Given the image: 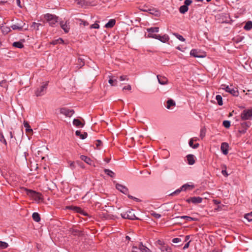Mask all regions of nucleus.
I'll return each mask as SVG.
<instances>
[{"mask_svg": "<svg viewBox=\"0 0 252 252\" xmlns=\"http://www.w3.org/2000/svg\"><path fill=\"white\" fill-rule=\"evenodd\" d=\"M22 189L25 191L28 196L32 197L35 201L39 202L42 200V195L39 192H37L32 189H28L26 188H22Z\"/></svg>", "mask_w": 252, "mask_h": 252, "instance_id": "obj_1", "label": "nucleus"}, {"mask_svg": "<svg viewBox=\"0 0 252 252\" xmlns=\"http://www.w3.org/2000/svg\"><path fill=\"white\" fill-rule=\"evenodd\" d=\"M221 90L225 91V92L229 93L234 96H237L239 94L238 89L232 86H229L221 84Z\"/></svg>", "mask_w": 252, "mask_h": 252, "instance_id": "obj_2", "label": "nucleus"}, {"mask_svg": "<svg viewBox=\"0 0 252 252\" xmlns=\"http://www.w3.org/2000/svg\"><path fill=\"white\" fill-rule=\"evenodd\" d=\"M190 55L195 58H203L206 56V53L200 48H194L190 51Z\"/></svg>", "mask_w": 252, "mask_h": 252, "instance_id": "obj_3", "label": "nucleus"}, {"mask_svg": "<svg viewBox=\"0 0 252 252\" xmlns=\"http://www.w3.org/2000/svg\"><path fill=\"white\" fill-rule=\"evenodd\" d=\"M44 19L52 27H54L58 22V17L55 15L47 13L44 15Z\"/></svg>", "mask_w": 252, "mask_h": 252, "instance_id": "obj_4", "label": "nucleus"}, {"mask_svg": "<svg viewBox=\"0 0 252 252\" xmlns=\"http://www.w3.org/2000/svg\"><path fill=\"white\" fill-rule=\"evenodd\" d=\"M242 120H250L252 119V108L245 109L241 114Z\"/></svg>", "mask_w": 252, "mask_h": 252, "instance_id": "obj_5", "label": "nucleus"}, {"mask_svg": "<svg viewBox=\"0 0 252 252\" xmlns=\"http://www.w3.org/2000/svg\"><path fill=\"white\" fill-rule=\"evenodd\" d=\"M47 86V82L43 83V84L41 86H40V87L37 88L35 92V95L37 96H42L44 95L46 93Z\"/></svg>", "mask_w": 252, "mask_h": 252, "instance_id": "obj_6", "label": "nucleus"}, {"mask_svg": "<svg viewBox=\"0 0 252 252\" xmlns=\"http://www.w3.org/2000/svg\"><path fill=\"white\" fill-rule=\"evenodd\" d=\"M113 183L115 185V188L117 190L125 195H127V196L129 195V190L126 186L118 183L115 181H113Z\"/></svg>", "mask_w": 252, "mask_h": 252, "instance_id": "obj_7", "label": "nucleus"}, {"mask_svg": "<svg viewBox=\"0 0 252 252\" xmlns=\"http://www.w3.org/2000/svg\"><path fill=\"white\" fill-rule=\"evenodd\" d=\"M146 30L148 33L147 35L148 37L155 38L158 34H156L155 33L158 32L159 29L158 27H155L147 28Z\"/></svg>", "mask_w": 252, "mask_h": 252, "instance_id": "obj_8", "label": "nucleus"}, {"mask_svg": "<svg viewBox=\"0 0 252 252\" xmlns=\"http://www.w3.org/2000/svg\"><path fill=\"white\" fill-rule=\"evenodd\" d=\"M121 217L124 219H127L129 220H138V218L135 216L133 213V210H128L126 212L121 213Z\"/></svg>", "mask_w": 252, "mask_h": 252, "instance_id": "obj_9", "label": "nucleus"}, {"mask_svg": "<svg viewBox=\"0 0 252 252\" xmlns=\"http://www.w3.org/2000/svg\"><path fill=\"white\" fill-rule=\"evenodd\" d=\"M158 244L160 245L159 249L161 252H173L171 247L167 244L162 243L160 241H158Z\"/></svg>", "mask_w": 252, "mask_h": 252, "instance_id": "obj_10", "label": "nucleus"}, {"mask_svg": "<svg viewBox=\"0 0 252 252\" xmlns=\"http://www.w3.org/2000/svg\"><path fill=\"white\" fill-rule=\"evenodd\" d=\"M60 113L65 115L66 117H71L74 114V111L73 109H69L66 108H62L60 109Z\"/></svg>", "mask_w": 252, "mask_h": 252, "instance_id": "obj_11", "label": "nucleus"}, {"mask_svg": "<svg viewBox=\"0 0 252 252\" xmlns=\"http://www.w3.org/2000/svg\"><path fill=\"white\" fill-rule=\"evenodd\" d=\"M186 201L189 203H192L193 204H198V203H200L202 202V198L199 196H197V197H195V196H194V197H190L188 199H187L186 200Z\"/></svg>", "mask_w": 252, "mask_h": 252, "instance_id": "obj_12", "label": "nucleus"}, {"mask_svg": "<svg viewBox=\"0 0 252 252\" xmlns=\"http://www.w3.org/2000/svg\"><path fill=\"white\" fill-rule=\"evenodd\" d=\"M68 209L70 210H73V211L81 214L83 215V216H87V213L85 212L83 210H82L81 208L77 207V206H70L67 207Z\"/></svg>", "mask_w": 252, "mask_h": 252, "instance_id": "obj_13", "label": "nucleus"}, {"mask_svg": "<svg viewBox=\"0 0 252 252\" xmlns=\"http://www.w3.org/2000/svg\"><path fill=\"white\" fill-rule=\"evenodd\" d=\"M25 23H23L22 21H20L19 23H16V24L12 25L11 27L13 30H17L18 31H21L24 27L25 25Z\"/></svg>", "mask_w": 252, "mask_h": 252, "instance_id": "obj_14", "label": "nucleus"}, {"mask_svg": "<svg viewBox=\"0 0 252 252\" xmlns=\"http://www.w3.org/2000/svg\"><path fill=\"white\" fill-rule=\"evenodd\" d=\"M229 144L226 142L221 143V153L224 155H227L229 150Z\"/></svg>", "mask_w": 252, "mask_h": 252, "instance_id": "obj_15", "label": "nucleus"}, {"mask_svg": "<svg viewBox=\"0 0 252 252\" xmlns=\"http://www.w3.org/2000/svg\"><path fill=\"white\" fill-rule=\"evenodd\" d=\"M60 24L61 27L65 33H67L69 32L70 28L69 26V22L68 21H66L65 22L61 21Z\"/></svg>", "mask_w": 252, "mask_h": 252, "instance_id": "obj_16", "label": "nucleus"}, {"mask_svg": "<svg viewBox=\"0 0 252 252\" xmlns=\"http://www.w3.org/2000/svg\"><path fill=\"white\" fill-rule=\"evenodd\" d=\"M232 173L230 169H227L225 165H221V174L225 177H227Z\"/></svg>", "mask_w": 252, "mask_h": 252, "instance_id": "obj_17", "label": "nucleus"}, {"mask_svg": "<svg viewBox=\"0 0 252 252\" xmlns=\"http://www.w3.org/2000/svg\"><path fill=\"white\" fill-rule=\"evenodd\" d=\"M80 158L88 164L95 166L94 162L90 158L86 156L82 155L80 157Z\"/></svg>", "mask_w": 252, "mask_h": 252, "instance_id": "obj_18", "label": "nucleus"}, {"mask_svg": "<svg viewBox=\"0 0 252 252\" xmlns=\"http://www.w3.org/2000/svg\"><path fill=\"white\" fill-rule=\"evenodd\" d=\"M155 39H158L163 43H166L169 40V37L167 34H164L162 36L159 34H158Z\"/></svg>", "mask_w": 252, "mask_h": 252, "instance_id": "obj_19", "label": "nucleus"}, {"mask_svg": "<svg viewBox=\"0 0 252 252\" xmlns=\"http://www.w3.org/2000/svg\"><path fill=\"white\" fill-rule=\"evenodd\" d=\"M175 219H185L188 221H195L197 219L195 218H192L189 216H177L174 218Z\"/></svg>", "mask_w": 252, "mask_h": 252, "instance_id": "obj_20", "label": "nucleus"}, {"mask_svg": "<svg viewBox=\"0 0 252 252\" xmlns=\"http://www.w3.org/2000/svg\"><path fill=\"white\" fill-rule=\"evenodd\" d=\"M195 156L193 155H188L187 156L188 163L189 165H193L195 163Z\"/></svg>", "mask_w": 252, "mask_h": 252, "instance_id": "obj_21", "label": "nucleus"}, {"mask_svg": "<svg viewBox=\"0 0 252 252\" xmlns=\"http://www.w3.org/2000/svg\"><path fill=\"white\" fill-rule=\"evenodd\" d=\"M147 12L156 16H159L160 15L159 10L154 8L147 9Z\"/></svg>", "mask_w": 252, "mask_h": 252, "instance_id": "obj_22", "label": "nucleus"}, {"mask_svg": "<svg viewBox=\"0 0 252 252\" xmlns=\"http://www.w3.org/2000/svg\"><path fill=\"white\" fill-rule=\"evenodd\" d=\"M251 123L250 122H244L241 123V126L244 129H242L240 131L241 133H245L246 129L250 126Z\"/></svg>", "mask_w": 252, "mask_h": 252, "instance_id": "obj_23", "label": "nucleus"}, {"mask_svg": "<svg viewBox=\"0 0 252 252\" xmlns=\"http://www.w3.org/2000/svg\"><path fill=\"white\" fill-rule=\"evenodd\" d=\"M157 78L158 83L161 85H164L166 84L167 82V79L166 77H162L159 75H157Z\"/></svg>", "mask_w": 252, "mask_h": 252, "instance_id": "obj_24", "label": "nucleus"}, {"mask_svg": "<svg viewBox=\"0 0 252 252\" xmlns=\"http://www.w3.org/2000/svg\"><path fill=\"white\" fill-rule=\"evenodd\" d=\"M50 43L51 45H52L59 46L61 44H63V39L61 38H59L57 39L53 40Z\"/></svg>", "mask_w": 252, "mask_h": 252, "instance_id": "obj_25", "label": "nucleus"}, {"mask_svg": "<svg viewBox=\"0 0 252 252\" xmlns=\"http://www.w3.org/2000/svg\"><path fill=\"white\" fill-rule=\"evenodd\" d=\"M0 29L1 30L2 32L4 34H7L11 31L10 28L4 25H2V26H1Z\"/></svg>", "mask_w": 252, "mask_h": 252, "instance_id": "obj_26", "label": "nucleus"}, {"mask_svg": "<svg viewBox=\"0 0 252 252\" xmlns=\"http://www.w3.org/2000/svg\"><path fill=\"white\" fill-rule=\"evenodd\" d=\"M25 42V40L24 39L20 40L19 41L14 42L12 45L14 47H24L25 45L23 44V43Z\"/></svg>", "mask_w": 252, "mask_h": 252, "instance_id": "obj_27", "label": "nucleus"}, {"mask_svg": "<svg viewBox=\"0 0 252 252\" xmlns=\"http://www.w3.org/2000/svg\"><path fill=\"white\" fill-rule=\"evenodd\" d=\"M167 105L166 107L168 109H171V107L175 106L176 103L174 100L172 99H168L166 102Z\"/></svg>", "mask_w": 252, "mask_h": 252, "instance_id": "obj_28", "label": "nucleus"}, {"mask_svg": "<svg viewBox=\"0 0 252 252\" xmlns=\"http://www.w3.org/2000/svg\"><path fill=\"white\" fill-rule=\"evenodd\" d=\"M139 249L141 252H151V250L147 247L144 246L142 243H140L139 245Z\"/></svg>", "mask_w": 252, "mask_h": 252, "instance_id": "obj_29", "label": "nucleus"}, {"mask_svg": "<svg viewBox=\"0 0 252 252\" xmlns=\"http://www.w3.org/2000/svg\"><path fill=\"white\" fill-rule=\"evenodd\" d=\"M115 23L116 20L115 19H111L105 24V27L106 28H111L114 27Z\"/></svg>", "mask_w": 252, "mask_h": 252, "instance_id": "obj_30", "label": "nucleus"}, {"mask_svg": "<svg viewBox=\"0 0 252 252\" xmlns=\"http://www.w3.org/2000/svg\"><path fill=\"white\" fill-rule=\"evenodd\" d=\"M69 231V233L74 236H80L82 233L81 231L79 230L74 228H70Z\"/></svg>", "mask_w": 252, "mask_h": 252, "instance_id": "obj_31", "label": "nucleus"}, {"mask_svg": "<svg viewBox=\"0 0 252 252\" xmlns=\"http://www.w3.org/2000/svg\"><path fill=\"white\" fill-rule=\"evenodd\" d=\"M75 134L77 136H79L81 139H85L87 138L88 135L87 132H85L83 134H81L80 131L79 130H76L75 132Z\"/></svg>", "mask_w": 252, "mask_h": 252, "instance_id": "obj_32", "label": "nucleus"}, {"mask_svg": "<svg viewBox=\"0 0 252 252\" xmlns=\"http://www.w3.org/2000/svg\"><path fill=\"white\" fill-rule=\"evenodd\" d=\"M73 124L78 127H83L84 124H83L78 119H74L73 121Z\"/></svg>", "mask_w": 252, "mask_h": 252, "instance_id": "obj_33", "label": "nucleus"}, {"mask_svg": "<svg viewBox=\"0 0 252 252\" xmlns=\"http://www.w3.org/2000/svg\"><path fill=\"white\" fill-rule=\"evenodd\" d=\"M33 220L36 222H39L40 220V217L38 213L34 212L32 215Z\"/></svg>", "mask_w": 252, "mask_h": 252, "instance_id": "obj_34", "label": "nucleus"}, {"mask_svg": "<svg viewBox=\"0 0 252 252\" xmlns=\"http://www.w3.org/2000/svg\"><path fill=\"white\" fill-rule=\"evenodd\" d=\"M193 185H190L188 184H186L183 185L181 188L182 191H186L187 189H188L189 188L193 189L194 188Z\"/></svg>", "mask_w": 252, "mask_h": 252, "instance_id": "obj_35", "label": "nucleus"}, {"mask_svg": "<svg viewBox=\"0 0 252 252\" xmlns=\"http://www.w3.org/2000/svg\"><path fill=\"white\" fill-rule=\"evenodd\" d=\"M244 29L247 31L251 30L252 29V22L251 21L247 22L244 27Z\"/></svg>", "mask_w": 252, "mask_h": 252, "instance_id": "obj_36", "label": "nucleus"}, {"mask_svg": "<svg viewBox=\"0 0 252 252\" xmlns=\"http://www.w3.org/2000/svg\"><path fill=\"white\" fill-rule=\"evenodd\" d=\"M189 9L188 7L185 5H182L179 8V11L182 14H184L188 11Z\"/></svg>", "mask_w": 252, "mask_h": 252, "instance_id": "obj_37", "label": "nucleus"}, {"mask_svg": "<svg viewBox=\"0 0 252 252\" xmlns=\"http://www.w3.org/2000/svg\"><path fill=\"white\" fill-rule=\"evenodd\" d=\"M9 246L8 244L5 242L0 241V250L5 249Z\"/></svg>", "mask_w": 252, "mask_h": 252, "instance_id": "obj_38", "label": "nucleus"}, {"mask_svg": "<svg viewBox=\"0 0 252 252\" xmlns=\"http://www.w3.org/2000/svg\"><path fill=\"white\" fill-rule=\"evenodd\" d=\"M104 173L105 174H106L107 175H108L109 176L111 177H114L115 176V173L114 172H113L112 171H111V170L110 169H105L104 170Z\"/></svg>", "mask_w": 252, "mask_h": 252, "instance_id": "obj_39", "label": "nucleus"}, {"mask_svg": "<svg viewBox=\"0 0 252 252\" xmlns=\"http://www.w3.org/2000/svg\"><path fill=\"white\" fill-rule=\"evenodd\" d=\"M189 146L190 147L192 148L193 149H196L199 146V144L198 143H196V144H193V140L192 139H190L189 140Z\"/></svg>", "mask_w": 252, "mask_h": 252, "instance_id": "obj_40", "label": "nucleus"}, {"mask_svg": "<svg viewBox=\"0 0 252 252\" xmlns=\"http://www.w3.org/2000/svg\"><path fill=\"white\" fill-rule=\"evenodd\" d=\"M206 129L205 127H202L200 131V137L201 139H203L206 134Z\"/></svg>", "mask_w": 252, "mask_h": 252, "instance_id": "obj_41", "label": "nucleus"}, {"mask_svg": "<svg viewBox=\"0 0 252 252\" xmlns=\"http://www.w3.org/2000/svg\"><path fill=\"white\" fill-rule=\"evenodd\" d=\"M77 62L78 65L79 67H81L85 64L84 60L81 58H79Z\"/></svg>", "mask_w": 252, "mask_h": 252, "instance_id": "obj_42", "label": "nucleus"}, {"mask_svg": "<svg viewBox=\"0 0 252 252\" xmlns=\"http://www.w3.org/2000/svg\"><path fill=\"white\" fill-rule=\"evenodd\" d=\"M24 126L26 128V130L27 132H31L32 131V129L30 128V126L28 122L24 121Z\"/></svg>", "mask_w": 252, "mask_h": 252, "instance_id": "obj_43", "label": "nucleus"}, {"mask_svg": "<svg viewBox=\"0 0 252 252\" xmlns=\"http://www.w3.org/2000/svg\"><path fill=\"white\" fill-rule=\"evenodd\" d=\"M118 81L117 79H110L108 80V83L111 85V86H117V83Z\"/></svg>", "mask_w": 252, "mask_h": 252, "instance_id": "obj_44", "label": "nucleus"}, {"mask_svg": "<svg viewBox=\"0 0 252 252\" xmlns=\"http://www.w3.org/2000/svg\"><path fill=\"white\" fill-rule=\"evenodd\" d=\"M249 221H252V212L245 215V217Z\"/></svg>", "mask_w": 252, "mask_h": 252, "instance_id": "obj_45", "label": "nucleus"}, {"mask_svg": "<svg viewBox=\"0 0 252 252\" xmlns=\"http://www.w3.org/2000/svg\"><path fill=\"white\" fill-rule=\"evenodd\" d=\"M182 191V190L181 188L180 187V188L177 189L176 190H175L173 192L169 194V195H170V196H174V195H177L179 193H180Z\"/></svg>", "mask_w": 252, "mask_h": 252, "instance_id": "obj_46", "label": "nucleus"}, {"mask_svg": "<svg viewBox=\"0 0 252 252\" xmlns=\"http://www.w3.org/2000/svg\"><path fill=\"white\" fill-rule=\"evenodd\" d=\"M0 141L4 143L5 145H7L6 141L4 138L3 134L1 132H0Z\"/></svg>", "mask_w": 252, "mask_h": 252, "instance_id": "obj_47", "label": "nucleus"}, {"mask_svg": "<svg viewBox=\"0 0 252 252\" xmlns=\"http://www.w3.org/2000/svg\"><path fill=\"white\" fill-rule=\"evenodd\" d=\"M222 125L225 127L228 128L230 126V122L227 120L224 121L222 123Z\"/></svg>", "mask_w": 252, "mask_h": 252, "instance_id": "obj_48", "label": "nucleus"}, {"mask_svg": "<svg viewBox=\"0 0 252 252\" xmlns=\"http://www.w3.org/2000/svg\"><path fill=\"white\" fill-rule=\"evenodd\" d=\"M77 20H78L80 22V25H83L84 26H86L89 25V23L84 20L78 19Z\"/></svg>", "mask_w": 252, "mask_h": 252, "instance_id": "obj_49", "label": "nucleus"}, {"mask_svg": "<svg viewBox=\"0 0 252 252\" xmlns=\"http://www.w3.org/2000/svg\"><path fill=\"white\" fill-rule=\"evenodd\" d=\"M41 25V24L39 23H36L35 22L32 23V28L33 29L35 30H38L39 27Z\"/></svg>", "mask_w": 252, "mask_h": 252, "instance_id": "obj_50", "label": "nucleus"}, {"mask_svg": "<svg viewBox=\"0 0 252 252\" xmlns=\"http://www.w3.org/2000/svg\"><path fill=\"white\" fill-rule=\"evenodd\" d=\"M173 34L180 41H184L185 40V39L181 35H180L177 33H174Z\"/></svg>", "mask_w": 252, "mask_h": 252, "instance_id": "obj_51", "label": "nucleus"}, {"mask_svg": "<svg viewBox=\"0 0 252 252\" xmlns=\"http://www.w3.org/2000/svg\"><path fill=\"white\" fill-rule=\"evenodd\" d=\"M119 80L120 81H128V78L126 75H122L120 77Z\"/></svg>", "mask_w": 252, "mask_h": 252, "instance_id": "obj_52", "label": "nucleus"}, {"mask_svg": "<svg viewBox=\"0 0 252 252\" xmlns=\"http://www.w3.org/2000/svg\"><path fill=\"white\" fill-rule=\"evenodd\" d=\"M90 28V29H98L99 28V25H98V23H95L94 24H92V25H91Z\"/></svg>", "mask_w": 252, "mask_h": 252, "instance_id": "obj_53", "label": "nucleus"}, {"mask_svg": "<svg viewBox=\"0 0 252 252\" xmlns=\"http://www.w3.org/2000/svg\"><path fill=\"white\" fill-rule=\"evenodd\" d=\"M129 199H132L134 200H135V201L136 202H140V200L136 197H135L130 194L128 195V196H127Z\"/></svg>", "mask_w": 252, "mask_h": 252, "instance_id": "obj_54", "label": "nucleus"}, {"mask_svg": "<svg viewBox=\"0 0 252 252\" xmlns=\"http://www.w3.org/2000/svg\"><path fill=\"white\" fill-rule=\"evenodd\" d=\"M172 241L174 243H178L181 242V240L180 238H175L172 239Z\"/></svg>", "mask_w": 252, "mask_h": 252, "instance_id": "obj_55", "label": "nucleus"}, {"mask_svg": "<svg viewBox=\"0 0 252 252\" xmlns=\"http://www.w3.org/2000/svg\"><path fill=\"white\" fill-rule=\"evenodd\" d=\"M192 3L191 0H185L184 3L185 5H186L187 7H188L189 5Z\"/></svg>", "mask_w": 252, "mask_h": 252, "instance_id": "obj_56", "label": "nucleus"}, {"mask_svg": "<svg viewBox=\"0 0 252 252\" xmlns=\"http://www.w3.org/2000/svg\"><path fill=\"white\" fill-rule=\"evenodd\" d=\"M216 98L218 101V103L219 105H220V95L218 94L216 96Z\"/></svg>", "mask_w": 252, "mask_h": 252, "instance_id": "obj_57", "label": "nucleus"}, {"mask_svg": "<svg viewBox=\"0 0 252 252\" xmlns=\"http://www.w3.org/2000/svg\"><path fill=\"white\" fill-rule=\"evenodd\" d=\"M131 87L130 85H127V86L124 87L123 88V90H126L130 91V90H131Z\"/></svg>", "mask_w": 252, "mask_h": 252, "instance_id": "obj_58", "label": "nucleus"}, {"mask_svg": "<svg viewBox=\"0 0 252 252\" xmlns=\"http://www.w3.org/2000/svg\"><path fill=\"white\" fill-rule=\"evenodd\" d=\"M152 215L153 216H154L157 219H159L161 218V216L160 214H158V213H154L152 214Z\"/></svg>", "mask_w": 252, "mask_h": 252, "instance_id": "obj_59", "label": "nucleus"}, {"mask_svg": "<svg viewBox=\"0 0 252 252\" xmlns=\"http://www.w3.org/2000/svg\"><path fill=\"white\" fill-rule=\"evenodd\" d=\"M229 19H230V18L229 16H226L225 19L224 20H223L222 19V21L221 22L222 23H228L230 21Z\"/></svg>", "mask_w": 252, "mask_h": 252, "instance_id": "obj_60", "label": "nucleus"}, {"mask_svg": "<svg viewBox=\"0 0 252 252\" xmlns=\"http://www.w3.org/2000/svg\"><path fill=\"white\" fill-rule=\"evenodd\" d=\"M189 242H188V243H187L185 245V246H184V247H183V249H184V250H185V249H187V248H189Z\"/></svg>", "mask_w": 252, "mask_h": 252, "instance_id": "obj_61", "label": "nucleus"}, {"mask_svg": "<svg viewBox=\"0 0 252 252\" xmlns=\"http://www.w3.org/2000/svg\"><path fill=\"white\" fill-rule=\"evenodd\" d=\"M131 252H138V251L137 250V248L136 247H133L132 248V250L131 251Z\"/></svg>", "mask_w": 252, "mask_h": 252, "instance_id": "obj_62", "label": "nucleus"}, {"mask_svg": "<svg viewBox=\"0 0 252 252\" xmlns=\"http://www.w3.org/2000/svg\"><path fill=\"white\" fill-rule=\"evenodd\" d=\"M16 3L17 4V5L20 7H21V5L20 4L21 2H20V0H16Z\"/></svg>", "mask_w": 252, "mask_h": 252, "instance_id": "obj_63", "label": "nucleus"}, {"mask_svg": "<svg viewBox=\"0 0 252 252\" xmlns=\"http://www.w3.org/2000/svg\"><path fill=\"white\" fill-rule=\"evenodd\" d=\"M104 161H106L107 163H109L110 162V159L108 158H106L104 159Z\"/></svg>", "mask_w": 252, "mask_h": 252, "instance_id": "obj_64", "label": "nucleus"}]
</instances>
